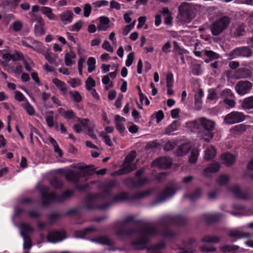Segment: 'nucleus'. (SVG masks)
Returning a JSON list of instances; mask_svg holds the SVG:
<instances>
[{"label": "nucleus", "instance_id": "obj_1", "mask_svg": "<svg viewBox=\"0 0 253 253\" xmlns=\"http://www.w3.org/2000/svg\"><path fill=\"white\" fill-rule=\"evenodd\" d=\"M111 196L110 188L105 189L101 194L95 195H88L87 196L85 203V208L87 210H92L94 209L104 210L110 206L112 203H117L124 201L129 199V196L126 192H122L115 195L112 202H107L103 205H96L94 204L95 200L99 197H110Z\"/></svg>", "mask_w": 253, "mask_h": 253}, {"label": "nucleus", "instance_id": "obj_2", "mask_svg": "<svg viewBox=\"0 0 253 253\" xmlns=\"http://www.w3.org/2000/svg\"><path fill=\"white\" fill-rule=\"evenodd\" d=\"M185 217L181 215L174 216H168L162 219L160 224L163 228L161 230L162 235L166 238H173L177 236L176 233L172 232L170 229L171 225H182L186 223Z\"/></svg>", "mask_w": 253, "mask_h": 253}, {"label": "nucleus", "instance_id": "obj_3", "mask_svg": "<svg viewBox=\"0 0 253 253\" xmlns=\"http://www.w3.org/2000/svg\"><path fill=\"white\" fill-rule=\"evenodd\" d=\"M79 169L82 171L70 170L67 172L65 174L66 180L74 183H78L81 178H83L86 175H92L94 168V165H86L85 167H80Z\"/></svg>", "mask_w": 253, "mask_h": 253}, {"label": "nucleus", "instance_id": "obj_4", "mask_svg": "<svg viewBox=\"0 0 253 253\" xmlns=\"http://www.w3.org/2000/svg\"><path fill=\"white\" fill-rule=\"evenodd\" d=\"M139 232L143 236L147 237V236H153L157 233V230L151 227L146 226L140 229H138L135 227L128 228L125 229L123 227L119 228L116 231V234L119 236L124 237L128 236L134 234Z\"/></svg>", "mask_w": 253, "mask_h": 253}, {"label": "nucleus", "instance_id": "obj_5", "mask_svg": "<svg viewBox=\"0 0 253 253\" xmlns=\"http://www.w3.org/2000/svg\"><path fill=\"white\" fill-rule=\"evenodd\" d=\"M231 22V18L228 16H223L213 21L209 28L213 36H218L227 29Z\"/></svg>", "mask_w": 253, "mask_h": 253}, {"label": "nucleus", "instance_id": "obj_6", "mask_svg": "<svg viewBox=\"0 0 253 253\" xmlns=\"http://www.w3.org/2000/svg\"><path fill=\"white\" fill-rule=\"evenodd\" d=\"M199 122L201 127L206 131L204 135L207 136L208 138H204V139L208 142L213 137V133L212 131L215 126V122L205 117L200 118Z\"/></svg>", "mask_w": 253, "mask_h": 253}, {"label": "nucleus", "instance_id": "obj_7", "mask_svg": "<svg viewBox=\"0 0 253 253\" xmlns=\"http://www.w3.org/2000/svg\"><path fill=\"white\" fill-rule=\"evenodd\" d=\"M178 11L181 20L185 23H190L194 17L191 6L186 3L183 2L179 6Z\"/></svg>", "mask_w": 253, "mask_h": 253}, {"label": "nucleus", "instance_id": "obj_8", "mask_svg": "<svg viewBox=\"0 0 253 253\" xmlns=\"http://www.w3.org/2000/svg\"><path fill=\"white\" fill-rule=\"evenodd\" d=\"M253 51L250 46H245L236 48L231 51L228 59L230 60L238 57L249 58L252 56Z\"/></svg>", "mask_w": 253, "mask_h": 253}, {"label": "nucleus", "instance_id": "obj_9", "mask_svg": "<svg viewBox=\"0 0 253 253\" xmlns=\"http://www.w3.org/2000/svg\"><path fill=\"white\" fill-rule=\"evenodd\" d=\"M245 115L240 112L233 111L227 114L224 118V122L228 125H233L244 121Z\"/></svg>", "mask_w": 253, "mask_h": 253}, {"label": "nucleus", "instance_id": "obj_10", "mask_svg": "<svg viewBox=\"0 0 253 253\" xmlns=\"http://www.w3.org/2000/svg\"><path fill=\"white\" fill-rule=\"evenodd\" d=\"M176 192V190L173 186H167L159 193V198L154 201V204H158L166 201L168 198L173 196Z\"/></svg>", "mask_w": 253, "mask_h": 253}, {"label": "nucleus", "instance_id": "obj_11", "mask_svg": "<svg viewBox=\"0 0 253 253\" xmlns=\"http://www.w3.org/2000/svg\"><path fill=\"white\" fill-rule=\"evenodd\" d=\"M42 204L43 206H47L54 202L58 203L59 196L54 192L48 193L46 191H42L41 192Z\"/></svg>", "mask_w": 253, "mask_h": 253}, {"label": "nucleus", "instance_id": "obj_12", "mask_svg": "<svg viewBox=\"0 0 253 253\" xmlns=\"http://www.w3.org/2000/svg\"><path fill=\"white\" fill-rule=\"evenodd\" d=\"M252 84L248 81H239L235 85V90L240 95H244L248 93L251 89Z\"/></svg>", "mask_w": 253, "mask_h": 253}, {"label": "nucleus", "instance_id": "obj_13", "mask_svg": "<svg viewBox=\"0 0 253 253\" xmlns=\"http://www.w3.org/2000/svg\"><path fill=\"white\" fill-rule=\"evenodd\" d=\"M173 52H174V58H175L177 61H178V57L179 56L181 60V63L183 64H185L184 54L187 52L186 49L182 48L178 42L176 41L173 42Z\"/></svg>", "mask_w": 253, "mask_h": 253}, {"label": "nucleus", "instance_id": "obj_14", "mask_svg": "<svg viewBox=\"0 0 253 253\" xmlns=\"http://www.w3.org/2000/svg\"><path fill=\"white\" fill-rule=\"evenodd\" d=\"M66 238V234L60 231H49L47 235V240L50 243H55Z\"/></svg>", "mask_w": 253, "mask_h": 253}, {"label": "nucleus", "instance_id": "obj_15", "mask_svg": "<svg viewBox=\"0 0 253 253\" xmlns=\"http://www.w3.org/2000/svg\"><path fill=\"white\" fill-rule=\"evenodd\" d=\"M136 169V164L135 163H123L122 168L116 172V174L118 175H122L125 174H127Z\"/></svg>", "mask_w": 253, "mask_h": 253}, {"label": "nucleus", "instance_id": "obj_16", "mask_svg": "<svg viewBox=\"0 0 253 253\" xmlns=\"http://www.w3.org/2000/svg\"><path fill=\"white\" fill-rule=\"evenodd\" d=\"M196 240L194 238H189L186 240L183 241V244L184 248L180 249V251L177 253H192L193 249L191 247H189V246H191L193 243H195Z\"/></svg>", "mask_w": 253, "mask_h": 253}, {"label": "nucleus", "instance_id": "obj_17", "mask_svg": "<svg viewBox=\"0 0 253 253\" xmlns=\"http://www.w3.org/2000/svg\"><path fill=\"white\" fill-rule=\"evenodd\" d=\"M153 164L162 169H168L171 166L170 160L166 158H160L153 162Z\"/></svg>", "mask_w": 253, "mask_h": 253}, {"label": "nucleus", "instance_id": "obj_18", "mask_svg": "<svg viewBox=\"0 0 253 253\" xmlns=\"http://www.w3.org/2000/svg\"><path fill=\"white\" fill-rule=\"evenodd\" d=\"M229 190L238 199L242 200H248L250 199V196L243 193L238 186L235 185L232 186L229 188Z\"/></svg>", "mask_w": 253, "mask_h": 253}, {"label": "nucleus", "instance_id": "obj_19", "mask_svg": "<svg viewBox=\"0 0 253 253\" xmlns=\"http://www.w3.org/2000/svg\"><path fill=\"white\" fill-rule=\"evenodd\" d=\"M206 222L208 224L214 223L218 222L222 217V214L220 213L214 214H205L204 215Z\"/></svg>", "mask_w": 253, "mask_h": 253}, {"label": "nucleus", "instance_id": "obj_20", "mask_svg": "<svg viewBox=\"0 0 253 253\" xmlns=\"http://www.w3.org/2000/svg\"><path fill=\"white\" fill-rule=\"evenodd\" d=\"M148 243V240L147 237L142 236L138 240L133 241L131 246H134L137 249L143 250L145 248V246Z\"/></svg>", "mask_w": 253, "mask_h": 253}, {"label": "nucleus", "instance_id": "obj_21", "mask_svg": "<svg viewBox=\"0 0 253 253\" xmlns=\"http://www.w3.org/2000/svg\"><path fill=\"white\" fill-rule=\"evenodd\" d=\"M220 168L218 163H213L210 164L208 167L204 169L203 173L206 176H208L209 173H215L219 171Z\"/></svg>", "mask_w": 253, "mask_h": 253}, {"label": "nucleus", "instance_id": "obj_22", "mask_svg": "<svg viewBox=\"0 0 253 253\" xmlns=\"http://www.w3.org/2000/svg\"><path fill=\"white\" fill-rule=\"evenodd\" d=\"M151 193L152 191L150 189H147L143 192H138L129 196V199L132 201L140 200L148 196Z\"/></svg>", "mask_w": 253, "mask_h": 253}, {"label": "nucleus", "instance_id": "obj_23", "mask_svg": "<svg viewBox=\"0 0 253 253\" xmlns=\"http://www.w3.org/2000/svg\"><path fill=\"white\" fill-rule=\"evenodd\" d=\"M190 147L187 144H182L175 150L174 153L177 156H183L186 155L190 151Z\"/></svg>", "mask_w": 253, "mask_h": 253}, {"label": "nucleus", "instance_id": "obj_24", "mask_svg": "<svg viewBox=\"0 0 253 253\" xmlns=\"http://www.w3.org/2000/svg\"><path fill=\"white\" fill-rule=\"evenodd\" d=\"M236 75L238 78L246 79L252 77V72L249 69L240 68L237 70Z\"/></svg>", "mask_w": 253, "mask_h": 253}, {"label": "nucleus", "instance_id": "obj_25", "mask_svg": "<svg viewBox=\"0 0 253 253\" xmlns=\"http://www.w3.org/2000/svg\"><path fill=\"white\" fill-rule=\"evenodd\" d=\"M73 13L71 10H67L60 15L61 21L64 24L71 23L72 21Z\"/></svg>", "mask_w": 253, "mask_h": 253}, {"label": "nucleus", "instance_id": "obj_26", "mask_svg": "<svg viewBox=\"0 0 253 253\" xmlns=\"http://www.w3.org/2000/svg\"><path fill=\"white\" fill-rule=\"evenodd\" d=\"M95 231H96V229L94 227H90L83 230L76 231L75 235L77 238H84L87 234Z\"/></svg>", "mask_w": 253, "mask_h": 253}, {"label": "nucleus", "instance_id": "obj_27", "mask_svg": "<svg viewBox=\"0 0 253 253\" xmlns=\"http://www.w3.org/2000/svg\"><path fill=\"white\" fill-rule=\"evenodd\" d=\"M216 154L215 148L211 145L208 147L205 151L204 159L206 161H210L214 158Z\"/></svg>", "mask_w": 253, "mask_h": 253}, {"label": "nucleus", "instance_id": "obj_28", "mask_svg": "<svg viewBox=\"0 0 253 253\" xmlns=\"http://www.w3.org/2000/svg\"><path fill=\"white\" fill-rule=\"evenodd\" d=\"M21 234L23 238L30 237L28 234L33 232V228L29 224L22 223L20 224Z\"/></svg>", "mask_w": 253, "mask_h": 253}, {"label": "nucleus", "instance_id": "obj_29", "mask_svg": "<svg viewBox=\"0 0 253 253\" xmlns=\"http://www.w3.org/2000/svg\"><path fill=\"white\" fill-rule=\"evenodd\" d=\"M76 56V54L73 50H71L70 52L67 51L64 57L65 65L69 67L74 64L75 62L72 60V59L75 58Z\"/></svg>", "mask_w": 253, "mask_h": 253}, {"label": "nucleus", "instance_id": "obj_30", "mask_svg": "<svg viewBox=\"0 0 253 253\" xmlns=\"http://www.w3.org/2000/svg\"><path fill=\"white\" fill-rule=\"evenodd\" d=\"M202 195V190L200 188H196L191 194L185 195V197L189 199L190 201H194L198 199Z\"/></svg>", "mask_w": 253, "mask_h": 253}, {"label": "nucleus", "instance_id": "obj_31", "mask_svg": "<svg viewBox=\"0 0 253 253\" xmlns=\"http://www.w3.org/2000/svg\"><path fill=\"white\" fill-rule=\"evenodd\" d=\"M180 126V123L178 121H174L170 125H169L164 131V133L167 135H170L171 133L177 130L178 126Z\"/></svg>", "mask_w": 253, "mask_h": 253}, {"label": "nucleus", "instance_id": "obj_32", "mask_svg": "<svg viewBox=\"0 0 253 253\" xmlns=\"http://www.w3.org/2000/svg\"><path fill=\"white\" fill-rule=\"evenodd\" d=\"M90 240L92 242H96L102 245L111 246L112 245V241L108 237L102 236L99 237L97 238H92Z\"/></svg>", "mask_w": 253, "mask_h": 253}, {"label": "nucleus", "instance_id": "obj_33", "mask_svg": "<svg viewBox=\"0 0 253 253\" xmlns=\"http://www.w3.org/2000/svg\"><path fill=\"white\" fill-rule=\"evenodd\" d=\"M222 159L227 166H230L234 163V157L232 154L227 153L222 155Z\"/></svg>", "mask_w": 253, "mask_h": 253}, {"label": "nucleus", "instance_id": "obj_34", "mask_svg": "<svg viewBox=\"0 0 253 253\" xmlns=\"http://www.w3.org/2000/svg\"><path fill=\"white\" fill-rule=\"evenodd\" d=\"M242 107L244 109H250L253 108V96H250L245 98L242 103Z\"/></svg>", "mask_w": 253, "mask_h": 253}, {"label": "nucleus", "instance_id": "obj_35", "mask_svg": "<svg viewBox=\"0 0 253 253\" xmlns=\"http://www.w3.org/2000/svg\"><path fill=\"white\" fill-rule=\"evenodd\" d=\"M201 240L202 242L217 243L219 242L220 239L217 236H210L209 235H206L203 237Z\"/></svg>", "mask_w": 253, "mask_h": 253}, {"label": "nucleus", "instance_id": "obj_36", "mask_svg": "<svg viewBox=\"0 0 253 253\" xmlns=\"http://www.w3.org/2000/svg\"><path fill=\"white\" fill-rule=\"evenodd\" d=\"M199 155V150L198 149H193L189 157V162L191 164L196 163L197 161Z\"/></svg>", "mask_w": 253, "mask_h": 253}, {"label": "nucleus", "instance_id": "obj_37", "mask_svg": "<svg viewBox=\"0 0 253 253\" xmlns=\"http://www.w3.org/2000/svg\"><path fill=\"white\" fill-rule=\"evenodd\" d=\"M96 60L95 58L92 57H90L88 58L87 60V71L89 73H91L94 71L96 68L95 66Z\"/></svg>", "mask_w": 253, "mask_h": 253}, {"label": "nucleus", "instance_id": "obj_38", "mask_svg": "<svg viewBox=\"0 0 253 253\" xmlns=\"http://www.w3.org/2000/svg\"><path fill=\"white\" fill-rule=\"evenodd\" d=\"M186 126L189 128H191L192 130H199L201 126L199 120H195L187 122Z\"/></svg>", "mask_w": 253, "mask_h": 253}, {"label": "nucleus", "instance_id": "obj_39", "mask_svg": "<svg viewBox=\"0 0 253 253\" xmlns=\"http://www.w3.org/2000/svg\"><path fill=\"white\" fill-rule=\"evenodd\" d=\"M42 12L49 19L53 20L55 18V15L52 13L50 8L43 6L41 8Z\"/></svg>", "mask_w": 253, "mask_h": 253}, {"label": "nucleus", "instance_id": "obj_40", "mask_svg": "<svg viewBox=\"0 0 253 253\" xmlns=\"http://www.w3.org/2000/svg\"><path fill=\"white\" fill-rule=\"evenodd\" d=\"M52 82L61 91L66 92L67 90L65 84L63 82L55 78L53 80Z\"/></svg>", "mask_w": 253, "mask_h": 253}, {"label": "nucleus", "instance_id": "obj_41", "mask_svg": "<svg viewBox=\"0 0 253 253\" xmlns=\"http://www.w3.org/2000/svg\"><path fill=\"white\" fill-rule=\"evenodd\" d=\"M204 53L206 56L210 58V60L217 59L220 57V56L218 53L212 50H205Z\"/></svg>", "mask_w": 253, "mask_h": 253}, {"label": "nucleus", "instance_id": "obj_42", "mask_svg": "<svg viewBox=\"0 0 253 253\" xmlns=\"http://www.w3.org/2000/svg\"><path fill=\"white\" fill-rule=\"evenodd\" d=\"M136 156V153L134 150L131 151L125 158L124 163L132 164Z\"/></svg>", "mask_w": 253, "mask_h": 253}, {"label": "nucleus", "instance_id": "obj_43", "mask_svg": "<svg viewBox=\"0 0 253 253\" xmlns=\"http://www.w3.org/2000/svg\"><path fill=\"white\" fill-rule=\"evenodd\" d=\"M176 146V143L173 141H169L164 146V150L166 151H170L174 149Z\"/></svg>", "mask_w": 253, "mask_h": 253}, {"label": "nucleus", "instance_id": "obj_44", "mask_svg": "<svg viewBox=\"0 0 253 253\" xmlns=\"http://www.w3.org/2000/svg\"><path fill=\"white\" fill-rule=\"evenodd\" d=\"M149 181V179L147 177H144L143 178H137L136 181H135V188H139L142 187L145 184L147 183Z\"/></svg>", "mask_w": 253, "mask_h": 253}, {"label": "nucleus", "instance_id": "obj_45", "mask_svg": "<svg viewBox=\"0 0 253 253\" xmlns=\"http://www.w3.org/2000/svg\"><path fill=\"white\" fill-rule=\"evenodd\" d=\"M50 184L56 189L61 188L63 186V183L57 178H54L50 180Z\"/></svg>", "mask_w": 253, "mask_h": 253}, {"label": "nucleus", "instance_id": "obj_46", "mask_svg": "<svg viewBox=\"0 0 253 253\" xmlns=\"http://www.w3.org/2000/svg\"><path fill=\"white\" fill-rule=\"evenodd\" d=\"M229 181V177L225 175L219 176L217 179V182L219 185H226Z\"/></svg>", "mask_w": 253, "mask_h": 253}, {"label": "nucleus", "instance_id": "obj_47", "mask_svg": "<svg viewBox=\"0 0 253 253\" xmlns=\"http://www.w3.org/2000/svg\"><path fill=\"white\" fill-rule=\"evenodd\" d=\"M95 86V81L90 77H88L85 81V87L87 90H91V87Z\"/></svg>", "mask_w": 253, "mask_h": 253}, {"label": "nucleus", "instance_id": "obj_48", "mask_svg": "<svg viewBox=\"0 0 253 253\" xmlns=\"http://www.w3.org/2000/svg\"><path fill=\"white\" fill-rule=\"evenodd\" d=\"M220 96L224 98H228V97L233 98L234 97V94L232 92L231 90L228 88L224 89L221 92Z\"/></svg>", "mask_w": 253, "mask_h": 253}, {"label": "nucleus", "instance_id": "obj_49", "mask_svg": "<svg viewBox=\"0 0 253 253\" xmlns=\"http://www.w3.org/2000/svg\"><path fill=\"white\" fill-rule=\"evenodd\" d=\"M78 121L84 127L86 128L87 129L88 128L91 127L92 126V125H94L92 123H90L89 121L87 119H81L80 118H77Z\"/></svg>", "mask_w": 253, "mask_h": 253}, {"label": "nucleus", "instance_id": "obj_50", "mask_svg": "<svg viewBox=\"0 0 253 253\" xmlns=\"http://www.w3.org/2000/svg\"><path fill=\"white\" fill-rule=\"evenodd\" d=\"M26 104L24 107L26 112L30 116H33L35 114V111L34 107L30 104L27 99H26Z\"/></svg>", "mask_w": 253, "mask_h": 253}, {"label": "nucleus", "instance_id": "obj_51", "mask_svg": "<svg viewBox=\"0 0 253 253\" xmlns=\"http://www.w3.org/2000/svg\"><path fill=\"white\" fill-rule=\"evenodd\" d=\"M229 235L230 237H234L236 239H239L246 236V235L242 231L237 230L231 231L229 233Z\"/></svg>", "mask_w": 253, "mask_h": 253}, {"label": "nucleus", "instance_id": "obj_52", "mask_svg": "<svg viewBox=\"0 0 253 253\" xmlns=\"http://www.w3.org/2000/svg\"><path fill=\"white\" fill-rule=\"evenodd\" d=\"M69 94L72 96L75 102L78 103L82 101V97L78 91H75L73 92L70 91Z\"/></svg>", "mask_w": 253, "mask_h": 253}, {"label": "nucleus", "instance_id": "obj_53", "mask_svg": "<svg viewBox=\"0 0 253 253\" xmlns=\"http://www.w3.org/2000/svg\"><path fill=\"white\" fill-rule=\"evenodd\" d=\"M239 247L234 245H225L221 248L223 252H230L232 251H237Z\"/></svg>", "mask_w": 253, "mask_h": 253}, {"label": "nucleus", "instance_id": "obj_54", "mask_svg": "<svg viewBox=\"0 0 253 253\" xmlns=\"http://www.w3.org/2000/svg\"><path fill=\"white\" fill-rule=\"evenodd\" d=\"M166 83L167 87H172L173 83V76L171 72H169L167 74Z\"/></svg>", "mask_w": 253, "mask_h": 253}, {"label": "nucleus", "instance_id": "obj_55", "mask_svg": "<svg viewBox=\"0 0 253 253\" xmlns=\"http://www.w3.org/2000/svg\"><path fill=\"white\" fill-rule=\"evenodd\" d=\"M34 32L36 35H43L45 33L44 26L35 25Z\"/></svg>", "mask_w": 253, "mask_h": 253}, {"label": "nucleus", "instance_id": "obj_56", "mask_svg": "<svg viewBox=\"0 0 253 253\" xmlns=\"http://www.w3.org/2000/svg\"><path fill=\"white\" fill-rule=\"evenodd\" d=\"M71 195V192L69 190H66L62 193L61 195H58V203H61L65 201L67 198Z\"/></svg>", "mask_w": 253, "mask_h": 253}, {"label": "nucleus", "instance_id": "obj_57", "mask_svg": "<svg viewBox=\"0 0 253 253\" xmlns=\"http://www.w3.org/2000/svg\"><path fill=\"white\" fill-rule=\"evenodd\" d=\"M135 21L131 24L126 25L123 29L122 34L124 36H126L134 27Z\"/></svg>", "mask_w": 253, "mask_h": 253}, {"label": "nucleus", "instance_id": "obj_58", "mask_svg": "<svg viewBox=\"0 0 253 253\" xmlns=\"http://www.w3.org/2000/svg\"><path fill=\"white\" fill-rule=\"evenodd\" d=\"M233 130L236 133H243L246 130V126L244 124L236 126L234 127Z\"/></svg>", "mask_w": 253, "mask_h": 253}, {"label": "nucleus", "instance_id": "obj_59", "mask_svg": "<svg viewBox=\"0 0 253 253\" xmlns=\"http://www.w3.org/2000/svg\"><path fill=\"white\" fill-rule=\"evenodd\" d=\"M134 58V52H130L127 57V59L126 61V65L127 67H129L133 63V60Z\"/></svg>", "mask_w": 253, "mask_h": 253}, {"label": "nucleus", "instance_id": "obj_60", "mask_svg": "<svg viewBox=\"0 0 253 253\" xmlns=\"http://www.w3.org/2000/svg\"><path fill=\"white\" fill-rule=\"evenodd\" d=\"M13 29L14 32H20L23 27L22 23L19 21H16L12 24Z\"/></svg>", "mask_w": 253, "mask_h": 253}, {"label": "nucleus", "instance_id": "obj_61", "mask_svg": "<svg viewBox=\"0 0 253 253\" xmlns=\"http://www.w3.org/2000/svg\"><path fill=\"white\" fill-rule=\"evenodd\" d=\"M124 183L128 186H130L133 188H135V181L134 178L128 177L124 180Z\"/></svg>", "mask_w": 253, "mask_h": 253}, {"label": "nucleus", "instance_id": "obj_62", "mask_svg": "<svg viewBox=\"0 0 253 253\" xmlns=\"http://www.w3.org/2000/svg\"><path fill=\"white\" fill-rule=\"evenodd\" d=\"M245 32V26L243 24L239 25L235 30V33L237 36H243Z\"/></svg>", "mask_w": 253, "mask_h": 253}, {"label": "nucleus", "instance_id": "obj_63", "mask_svg": "<svg viewBox=\"0 0 253 253\" xmlns=\"http://www.w3.org/2000/svg\"><path fill=\"white\" fill-rule=\"evenodd\" d=\"M14 98L19 102L25 101L26 99L24 95L18 90L15 91Z\"/></svg>", "mask_w": 253, "mask_h": 253}, {"label": "nucleus", "instance_id": "obj_64", "mask_svg": "<svg viewBox=\"0 0 253 253\" xmlns=\"http://www.w3.org/2000/svg\"><path fill=\"white\" fill-rule=\"evenodd\" d=\"M23 58V54L18 51H16L15 53L11 54V59L13 61H19Z\"/></svg>", "mask_w": 253, "mask_h": 253}]
</instances>
